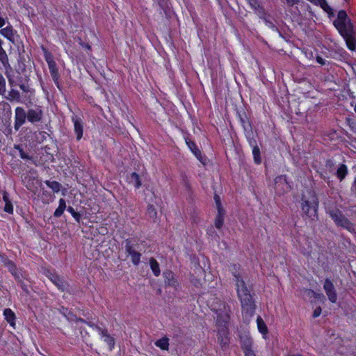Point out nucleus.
I'll return each instance as SVG.
<instances>
[{"mask_svg":"<svg viewBox=\"0 0 356 356\" xmlns=\"http://www.w3.org/2000/svg\"><path fill=\"white\" fill-rule=\"evenodd\" d=\"M287 356H302L300 354H288Z\"/></svg>","mask_w":356,"mask_h":356,"instance_id":"680f3d73","label":"nucleus"},{"mask_svg":"<svg viewBox=\"0 0 356 356\" xmlns=\"http://www.w3.org/2000/svg\"><path fill=\"white\" fill-rule=\"evenodd\" d=\"M333 25L341 36L345 40L347 47L351 51L355 50L356 33L351 19L344 10H341L338 12L337 17L334 20Z\"/></svg>","mask_w":356,"mask_h":356,"instance_id":"f257e3e1","label":"nucleus"},{"mask_svg":"<svg viewBox=\"0 0 356 356\" xmlns=\"http://www.w3.org/2000/svg\"><path fill=\"white\" fill-rule=\"evenodd\" d=\"M323 289L329 300L332 303H335L337 300V294L334 284L330 279L326 278L325 280Z\"/></svg>","mask_w":356,"mask_h":356,"instance_id":"0eeeda50","label":"nucleus"},{"mask_svg":"<svg viewBox=\"0 0 356 356\" xmlns=\"http://www.w3.org/2000/svg\"><path fill=\"white\" fill-rule=\"evenodd\" d=\"M327 165H332V161L331 160H327Z\"/></svg>","mask_w":356,"mask_h":356,"instance_id":"e2e57ef3","label":"nucleus"},{"mask_svg":"<svg viewBox=\"0 0 356 356\" xmlns=\"http://www.w3.org/2000/svg\"><path fill=\"white\" fill-rule=\"evenodd\" d=\"M46 275L58 287L59 290L63 291L65 289L66 283L57 275L47 271Z\"/></svg>","mask_w":356,"mask_h":356,"instance_id":"f8f14e48","label":"nucleus"},{"mask_svg":"<svg viewBox=\"0 0 356 356\" xmlns=\"http://www.w3.org/2000/svg\"><path fill=\"white\" fill-rule=\"evenodd\" d=\"M2 45V41L0 40V46Z\"/></svg>","mask_w":356,"mask_h":356,"instance_id":"338daca9","label":"nucleus"},{"mask_svg":"<svg viewBox=\"0 0 356 356\" xmlns=\"http://www.w3.org/2000/svg\"><path fill=\"white\" fill-rule=\"evenodd\" d=\"M102 337H104V341L108 343L110 348L112 349L115 346V341L113 337H112L110 334H108L107 330L106 329H102L100 331Z\"/></svg>","mask_w":356,"mask_h":356,"instance_id":"4be33fe9","label":"nucleus"},{"mask_svg":"<svg viewBox=\"0 0 356 356\" xmlns=\"http://www.w3.org/2000/svg\"><path fill=\"white\" fill-rule=\"evenodd\" d=\"M315 293L316 292L312 289H305V293L309 298H314Z\"/></svg>","mask_w":356,"mask_h":356,"instance_id":"37998d69","label":"nucleus"},{"mask_svg":"<svg viewBox=\"0 0 356 356\" xmlns=\"http://www.w3.org/2000/svg\"><path fill=\"white\" fill-rule=\"evenodd\" d=\"M257 327H258L259 331L261 333H262L263 334H265L268 332L267 326L261 316L257 317Z\"/></svg>","mask_w":356,"mask_h":356,"instance_id":"c756f323","label":"nucleus"},{"mask_svg":"<svg viewBox=\"0 0 356 356\" xmlns=\"http://www.w3.org/2000/svg\"><path fill=\"white\" fill-rule=\"evenodd\" d=\"M238 297L241 300L243 312L247 318L253 316L255 310V304L250 293L244 280L238 274H234Z\"/></svg>","mask_w":356,"mask_h":356,"instance_id":"f03ea898","label":"nucleus"},{"mask_svg":"<svg viewBox=\"0 0 356 356\" xmlns=\"http://www.w3.org/2000/svg\"><path fill=\"white\" fill-rule=\"evenodd\" d=\"M66 209V203L65 200L63 198L59 200L58 207L56 209L54 216L56 218H58L62 216L65 209Z\"/></svg>","mask_w":356,"mask_h":356,"instance_id":"a878e982","label":"nucleus"},{"mask_svg":"<svg viewBox=\"0 0 356 356\" xmlns=\"http://www.w3.org/2000/svg\"><path fill=\"white\" fill-rule=\"evenodd\" d=\"M3 316L5 319L10 324V326L14 327L15 325V314L10 308H6L3 311Z\"/></svg>","mask_w":356,"mask_h":356,"instance_id":"4468645a","label":"nucleus"},{"mask_svg":"<svg viewBox=\"0 0 356 356\" xmlns=\"http://www.w3.org/2000/svg\"><path fill=\"white\" fill-rule=\"evenodd\" d=\"M42 118V111L40 108L29 109L27 112V120L31 123L41 121Z\"/></svg>","mask_w":356,"mask_h":356,"instance_id":"1a4fd4ad","label":"nucleus"},{"mask_svg":"<svg viewBox=\"0 0 356 356\" xmlns=\"http://www.w3.org/2000/svg\"><path fill=\"white\" fill-rule=\"evenodd\" d=\"M46 184V185L49 187L50 188H51V190L54 192V193H58L60 191V188H61V184L60 183H58V181H49V180H47L45 181L44 182Z\"/></svg>","mask_w":356,"mask_h":356,"instance_id":"cd10ccee","label":"nucleus"},{"mask_svg":"<svg viewBox=\"0 0 356 356\" xmlns=\"http://www.w3.org/2000/svg\"><path fill=\"white\" fill-rule=\"evenodd\" d=\"M218 341L222 348H225L229 345V339L228 337V332L225 329H222L218 331Z\"/></svg>","mask_w":356,"mask_h":356,"instance_id":"ddd939ff","label":"nucleus"},{"mask_svg":"<svg viewBox=\"0 0 356 356\" xmlns=\"http://www.w3.org/2000/svg\"><path fill=\"white\" fill-rule=\"evenodd\" d=\"M222 308L220 307L219 309H216L218 312V316L221 318L225 317L226 318L228 319L229 318V313L231 312L230 308L225 302L222 303Z\"/></svg>","mask_w":356,"mask_h":356,"instance_id":"dca6fc26","label":"nucleus"},{"mask_svg":"<svg viewBox=\"0 0 356 356\" xmlns=\"http://www.w3.org/2000/svg\"><path fill=\"white\" fill-rule=\"evenodd\" d=\"M129 181L133 184L136 188L141 186L139 175L136 172H132L129 177Z\"/></svg>","mask_w":356,"mask_h":356,"instance_id":"bb28decb","label":"nucleus"},{"mask_svg":"<svg viewBox=\"0 0 356 356\" xmlns=\"http://www.w3.org/2000/svg\"><path fill=\"white\" fill-rule=\"evenodd\" d=\"M124 248L126 252L131 256L133 264L138 266L140 261L141 254L136 251L135 245L130 239L125 240Z\"/></svg>","mask_w":356,"mask_h":356,"instance_id":"39448f33","label":"nucleus"},{"mask_svg":"<svg viewBox=\"0 0 356 356\" xmlns=\"http://www.w3.org/2000/svg\"><path fill=\"white\" fill-rule=\"evenodd\" d=\"M26 118H27V113L25 112V110L22 107H17L15 108L14 125L16 131H18L20 127L25 123Z\"/></svg>","mask_w":356,"mask_h":356,"instance_id":"6e6552de","label":"nucleus"},{"mask_svg":"<svg viewBox=\"0 0 356 356\" xmlns=\"http://www.w3.org/2000/svg\"><path fill=\"white\" fill-rule=\"evenodd\" d=\"M186 143L188 145L190 149L192 151V152L195 154L196 158L203 164H206V159H204V157L202 156L200 150L197 148L195 143L191 140L188 138L186 139Z\"/></svg>","mask_w":356,"mask_h":356,"instance_id":"9b49d317","label":"nucleus"},{"mask_svg":"<svg viewBox=\"0 0 356 356\" xmlns=\"http://www.w3.org/2000/svg\"><path fill=\"white\" fill-rule=\"evenodd\" d=\"M225 213V211H218L217 216L215 219V226L218 229H221L223 225Z\"/></svg>","mask_w":356,"mask_h":356,"instance_id":"412c9836","label":"nucleus"},{"mask_svg":"<svg viewBox=\"0 0 356 356\" xmlns=\"http://www.w3.org/2000/svg\"><path fill=\"white\" fill-rule=\"evenodd\" d=\"M252 154L254 156V162L257 164H259L261 161L260 156V149L257 145H253Z\"/></svg>","mask_w":356,"mask_h":356,"instance_id":"2f4dec72","label":"nucleus"},{"mask_svg":"<svg viewBox=\"0 0 356 356\" xmlns=\"http://www.w3.org/2000/svg\"><path fill=\"white\" fill-rule=\"evenodd\" d=\"M155 2L163 9L164 10L168 6V0H154Z\"/></svg>","mask_w":356,"mask_h":356,"instance_id":"a19ab883","label":"nucleus"},{"mask_svg":"<svg viewBox=\"0 0 356 356\" xmlns=\"http://www.w3.org/2000/svg\"><path fill=\"white\" fill-rule=\"evenodd\" d=\"M80 329H81V334L82 335V337L83 338L88 335V332L87 331L83 330L82 327H81Z\"/></svg>","mask_w":356,"mask_h":356,"instance_id":"6e6d98bb","label":"nucleus"},{"mask_svg":"<svg viewBox=\"0 0 356 356\" xmlns=\"http://www.w3.org/2000/svg\"><path fill=\"white\" fill-rule=\"evenodd\" d=\"M318 200L315 192L306 188L302 191L301 198V209L302 213L312 220L318 219Z\"/></svg>","mask_w":356,"mask_h":356,"instance_id":"7ed1b4c3","label":"nucleus"},{"mask_svg":"<svg viewBox=\"0 0 356 356\" xmlns=\"http://www.w3.org/2000/svg\"><path fill=\"white\" fill-rule=\"evenodd\" d=\"M5 24V20L3 18L0 17V28L3 27Z\"/></svg>","mask_w":356,"mask_h":356,"instance_id":"4d7b16f0","label":"nucleus"},{"mask_svg":"<svg viewBox=\"0 0 356 356\" xmlns=\"http://www.w3.org/2000/svg\"><path fill=\"white\" fill-rule=\"evenodd\" d=\"M5 50L3 49L2 45L0 46V53L4 51Z\"/></svg>","mask_w":356,"mask_h":356,"instance_id":"0e129e2a","label":"nucleus"},{"mask_svg":"<svg viewBox=\"0 0 356 356\" xmlns=\"http://www.w3.org/2000/svg\"><path fill=\"white\" fill-rule=\"evenodd\" d=\"M164 282L168 286H175L176 281L174 278V275L171 271H165L163 273Z\"/></svg>","mask_w":356,"mask_h":356,"instance_id":"f3484780","label":"nucleus"},{"mask_svg":"<svg viewBox=\"0 0 356 356\" xmlns=\"http://www.w3.org/2000/svg\"><path fill=\"white\" fill-rule=\"evenodd\" d=\"M76 322L79 321V322H82V323H86V321L83 319V318H76Z\"/></svg>","mask_w":356,"mask_h":356,"instance_id":"bf43d9fd","label":"nucleus"},{"mask_svg":"<svg viewBox=\"0 0 356 356\" xmlns=\"http://www.w3.org/2000/svg\"><path fill=\"white\" fill-rule=\"evenodd\" d=\"M316 5H319L323 9L324 11L327 10L330 7L326 0H319V1H318V3H316Z\"/></svg>","mask_w":356,"mask_h":356,"instance_id":"ea45409f","label":"nucleus"},{"mask_svg":"<svg viewBox=\"0 0 356 356\" xmlns=\"http://www.w3.org/2000/svg\"><path fill=\"white\" fill-rule=\"evenodd\" d=\"M245 356H256L252 349L244 351Z\"/></svg>","mask_w":356,"mask_h":356,"instance_id":"603ef678","label":"nucleus"},{"mask_svg":"<svg viewBox=\"0 0 356 356\" xmlns=\"http://www.w3.org/2000/svg\"><path fill=\"white\" fill-rule=\"evenodd\" d=\"M86 48L90 49V46L88 44V45H86Z\"/></svg>","mask_w":356,"mask_h":356,"instance_id":"69168bd1","label":"nucleus"},{"mask_svg":"<svg viewBox=\"0 0 356 356\" xmlns=\"http://www.w3.org/2000/svg\"><path fill=\"white\" fill-rule=\"evenodd\" d=\"M3 133L5 135L10 136L12 134V129L10 127V125H8L6 128L4 129Z\"/></svg>","mask_w":356,"mask_h":356,"instance_id":"3c124183","label":"nucleus"},{"mask_svg":"<svg viewBox=\"0 0 356 356\" xmlns=\"http://www.w3.org/2000/svg\"><path fill=\"white\" fill-rule=\"evenodd\" d=\"M6 98L10 102L16 101L17 102H19L21 101L20 93L18 90L15 89H11L8 92V96L6 97Z\"/></svg>","mask_w":356,"mask_h":356,"instance_id":"aec40b11","label":"nucleus"},{"mask_svg":"<svg viewBox=\"0 0 356 356\" xmlns=\"http://www.w3.org/2000/svg\"><path fill=\"white\" fill-rule=\"evenodd\" d=\"M0 33L3 36H5L7 39H8L10 42H14V41H15L14 35H15V32L11 26H9L4 29H2L0 31Z\"/></svg>","mask_w":356,"mask_h":356,"instance_id":"2eb2a0df","label":"nucleus"},{"mask_svg":"<svg viewBox=\"0 0 356 356\" xmlns=\"http://www.w3.org/2000/svg\"><path fill=\"white\" fill-rule=\"evenodd\" d=\"M347 174H348V169H347L346 165L345 164H341L337 170L336 175H337V178L340 181H342L346 177Z\"/></svg>","mask_w":356,"mask_h":356,"instance_id":"b1692460","label":"nucleus"},{"mask_svg":"<svg viewBox=\"0 0 356 356\" xmlns=\"http://www.w3.org/2000/svg\"><path fill=\"white\" fill-rule=\"evenodd\" d=\"M241 348L244 351L251 350L252 346V340L248 336L241 337Z\"/></svg>","mask_w":356,"mask_h":356,"instance_id":"a211bd4d","label":"nucleus"},{"mask_svg":"<svg viewBox=\"0 0 356 356\" xmlns=\"http://www.w3.org/2000/svg\"><path fill=\"white\" fill-rule=\"evenodd\" d=\"M314 298L318 300H321L322 301H324L325 300V298L323 293H315Z\"/></svg>","mask_w":356,"mask_h":356,"instance_id":"8fccbe9b","label":"nucleus"},{"mask_svg":"<svg viewBox=\"0 0 356 356\" xmlns=\"http://www.w3.org/2000/svg\"><path fill=\"white\" fill-rule=\"evenodd\" d=\"M300 0H286V4L289 7H292L296 4H298L300 2Z\"/></svg>","mask_w":356,"mask_h":356,"instance_id":"de8ad7c7","label":"nucleus"},{"mask_svg":"<svg viewBox=\"0 0 356 356\" xmlns=\"http://www.w3.org/2000/svg\"><path fill=\"white\" fill-rule=\"evenodd\" d=\"M6 265L8 268V270L11 272V273L15 275L16 267L15 264L11 261H8L7 262H6Z\"/></svg>","mask_w":356,"mask_h":356,"instance_id":"4c0bfd02","label":"nucleus"},{"mask_svg":"<svg viewBox=\"0 0 356 356\" xmlns=\"http://www.w3.org/2000/svg\"><path fill=\"white\" fill-rule=\"evenodd\" d=\"M6 93V80L0 73V95H4Z\"/></svg>","mask_w":356,"mask_h":356,"instance_id":"72a5a7b5","label":"nucleus"},{"mask_svg":"<svg viewBox=\"0 0 356 356\" xmlns=\"http://www.w3.org/2000/svg\"><path fill=\"white\" fill-rule=\"evenodd\" d=\"M74 123V132L76 135L77 140H79L83 136V124L81 119L76 115L72 118Z\"/></svg>","mask_w":356,"mask_h":356,"instance_id":"9d476101","label":"nucleus"},{"mask_svg":"<svg viewBox=\"0 0 356 356\" xmlns=\"http://www.w3.org/2000/svg\"><path fill=\"white\" fill-rule=\"evenodd\" d=\"M2 195H3V200L4 201L5 203L11 202L9 199V195L6 191H3L2 192Z\"/></svg>","mask_w":356,"mask_h":356,"instance_id":"49530a36","label":"nucleus"},{"mask_svg":"<svg viewBox=\"0 0 356 356\" xmlns=\"http://www.w3.org/2000/svg\"><path fill=\"white\" fill-rule=\"evenodd\" d=\"M275 188L277 190H278L277 188L280 186H285L286 188H284V191L289 190L290 188V186H289V184L286 181V177L284 175L277 177L275 179Z\"/></svg>","mask_w":356,"mask_h":356,"instance_id":"6ab92c4d","label":"nucleus"},{"mask_svg":"<svg viewBox=\"0 0 356 356\" xmlns=\"http://www.w3.org/2000/svg\"><path fill=\"white\" fill-rule=\"evenodd\" d=\"M266 25H268L269 27H274L273 24L269 20V22H266Z\"/></svg>","mask_w":356,"mask_h":356,"instance_id":"052dcab7","label":"nucleus"},{"mask_svg":"<svg viewBox=\"0 0 356 356\" xmlns=\"http://www.w3.org/2000/svg\"><path fill=\"white\" fill-rule=\"evenodd\" d=\"M155 345L161 349L168 350L169 348V339L164 337L155 342Z\"/></svg>","mask_w":356,"mask_h":356,"instance_id":"393cba45","label":"nucleus"},{"mask_svg":"<svg viewBox=\"0 0 356 356\" xmlns=\"http://www.w3.org/2000/svg\"><path fill=\"white\" fill-rule=\"evenodd\" d=\"M250 6L254 10L257 9L261 6L259 4L257 0H246Z\"/></svg>","mask_w":356,"mask_h":356,"instance_id":"79ce46f5","label":"nucleus"},{"mask_svg":"<svg viewBox=\"0 0 356 356\" xmlns=\"http://www.w3.org/2000/svg\"><path fill=\"white\" fill-rule=\"evenodd\" d=\"M19 88L25 92H29V87L24 83H22L19 84Z\"/></svg>","mask_w":356,"mask_h":356,"instance_id":"09e8293b","label":"nucleus"},{"mask_svg":"<svg viewBox=\"0 0 356 356\" xmlns=\"http://www.w3.org/2000/svg\"><path fill=\"white\" fill-rule=\"evenodd\" d=\"M149 266L154 275L156 277L159 276L161 273L159 264L154 257L149 259Z\"/></svg>","mask_w":356,"mask_h":356,"instance_id":"5701e85b","label":"nucleus"},{"mask_svg":"<svg viewBox=\"0 0 356 356\" xmlns=\"http://www.w3.org/2000/svg\"><path fill=\"white\" fill-rule=\"evenodd\" d=\"M45 60L48 64L51 76L55 83L58 84L59 73L56 67V63L54 60L52 55L49 52H45Z\"/></svg>","mask_w":356,"mask_h":356,"instance_id":"423d86ee","label":"nucleus"},{"mask_svg":"<svg viewBox=\"0 0 356 356\" xmlns=\"http://www.w3.org/2000/svg\"><path fill=\"white\" fill-rule=\"evenodd\" d=\"M4 211L8 213H13V207L11 202L5 203Z\"/></svg>","mask_w":356,"mask_h":356,"instance_id":"58836bf2","label":"nucleus"},{"mask_svg":"<svg viewBox=\"0 0 356 356\" xmlns=\"http://www.w3.org/2000/svg\"><path fill=\"white\" fill-rule=\"evenodd\" d=\"M146 214L147 216L153 221H155L157 218V211L152 204L148 205Z\"/></svg>","mask_w":356,"mask_h":356,"instance_id":"c85d7f7f","label":"nucleus"},{"mask_svg":"<svg viewBox=\"0 0 356 356\" xmlns=\"http://www.w3.org/2000/svg\"><path fill=\"white\" fill-rule=\"evenodd\" d=\"M8 81H9V84H10V86L13 87V86H15V82H14V81L12 79L9 78L8 79Z\"/></svg>","mask_w":356,"mask_h":356,"instance_id":"13d9d810","label":"nucleus"},{"mask_svg":"<svg viewBox=\"0 0 356 356\" xmlns=\"http://www.w3.org/2000/svg\"><path fill=\"white\" fill-rule=\"evenodd\" d=\"M331 218L337 226L346 229L349 232L356 234L355 225L339 209H334L329 212Z\"/></svg>","mask_w":356,"mask_h":356,"instance_id":"20e7f679","label":"nucleus"},{"mask_svg":"<svg viewBox=\"0 0 356 356\" xmlns=\"http://www.w3.org/2000/svg\"><path fill=\"white\" fill-rule=\"evenodd\" d=\"M214 200L216 204L217 209L218 211H225L222 207L221 202H220V196L217 194H215L214 195Z\"/></svg>","mask_w":356,"mask_h":356,"instance_id":"e433bc0d","label":"nucleus"},{"mask_svg":"<svg viewBox=\"0 0 356 356\" xmlns=\"http://www.w3.org/2000/svg\"><path fill=\"white\" fill-rule=\"evenodd\" d=\"M86 324L88 325L90 327H92V328H95L97 330H98L99 332L100 331L102 330L100 327H99L97 325L95 324L94 323H92V321H86Z\"/></svg>","mask_w":356,"mask_h":356,"instance_id":"c03bdc74","label":"nucleus"},{"mask_svg":"<svg viewBox=\"0 0 356 356\" xmlns=\"http://www.w3.org/2000/svg\"><path fill=\"white\" fill-rule=\"evenodd\" d=\"M15 148L18 149L19 152L20 157L23 159H31L32 157L29 156L26 153L24 152L23 149L19 145H15Z\"/></svg>","mask_w":356,"mask_h":356,"instance_id":"c9c22d12","label":"nucleus"},{"mask_svg":"<svg viewBox=\"0 0 356 356\" xmlns=\"http://www.w3.org/2000/svg\"><path fill=\"white\" fill-rule=\"evenodd\" d=\"M0 61L6 68L10 66L8 55L5 51L0 53Z\"/></svg>","mask_w":356,"mask_h":356,"instance_id":"473e14b6","label":"nucleus"},{"mask_svg":"<svg viewBox=\"0 0 356 356\" xmlns=\"http://www.w3.org/2000/svg\"><path fill=\"white\" fill-rule=\"evenodd\" d=\"M257 15L262 19L265 21V22H269V15H268L265 10V9L260 6L257 9L255 10Z\"/></svg>","mask_w":356,"mask_h":356,"instance_id":"7c9ffc66","label":"nucleus"},{"mask_svg":"<svg viewBox=\"0 0 356 356\" xmlns=\"http://www.w3.org/2000/svg\"><path fill=\"white\" fill-rule=\"evenodd\" d=\"M316 61L321 65H324L325 64V60L321 56L316 57Z\"/></svg>","mask_w":356,"mask_h":356,"instance_id":"864d4df0","label":"nucleus"},{"mask_svg":"<svg viewBox=\"0 0 356 356\" xmlns=\"http://www.w3.org/2000/svg\"><path fill=\"white\" fill-rule=\"evenodd\" d=\"M67 211H69L72 216L74 217V218L76 220V222H79L81 219V214L74 209L72 207H68Z\"/></svg>","mask_w":356,"mask_h":356,"instance_id":"f704fd0d","label":"nucleus"},{"mask_svg":"<svg viewBox=\"0 0 356 356\" xmlns=\"http://www.w3.org/2000/svg\"><path fill=\"white\" fill-rule=\"evenodd\" d=\"M325 12H326L330 17L334 15L333 9L330 6L327 10H325Z\"/></svg>","mask_w":356,"mask_h":356,"instance_id":"5fc2aeb1","label":"nucleus"},{"mask_svg":"<svg viewBox=\"0 0 356 356\" xmlns=\"http://www.w3.org/2000/svg\"><path fill=\"white\" fill-rule=\"evenodd\" d=\"M321 311H322V309H321V307H316L313 312V315H312L313 317L316 318V317L319 316L321 314Z\"/></svg>","mask_w":356,"mask_h":356,"instance_id":"a18cd8bd","label":"nucleus"}]
</instances>
